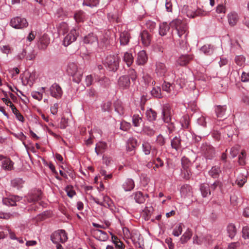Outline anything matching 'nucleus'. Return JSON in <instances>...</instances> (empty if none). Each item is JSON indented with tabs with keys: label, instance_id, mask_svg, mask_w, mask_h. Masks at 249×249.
Here are the masks:
<instances>
[{
	"label": "nucleus",
	"instance_id": "1",
	"mask_svg": "<svg viewBox=\"0 0 249 249\" xmlns=\"http://www.w3.org/2000/svg\"><path fill=\"white\" fill-rule=\"evenodd\" d=\"M170 26L177 31L179 37L178 41L180 49L184 51H188L189 45L187 42V36L189 31L187 24L181 19H176L170 22Z\"/></svg>",
	"mask_w": 249,
	"mask_h": 249
},
{
	"label": "nucleus",
	"instance_id": "2",
	"mask_svg": "<svg viewBox=\"0 0 249 249\" xmlns=\"http://www.w3.org/2000/svg\"><path fill=\"white\" fill-rule=\"evenodd\" d=\"M66 71L68 74L72 77V80L74 82L79 83L81 81L83 72L78 69L76 64L74 63H69Z\"/></svg>",
	"mask_w": 249,
	"mask_h": 249
},
{
	"label": "nucleus",
	"instance_id": "3",
	"mask_svg": "<svg viewBox=\"0 0 249 249\" xmlns=\"http://www.w3.org/2000/svg\"><path fill=\"white\" fill-rule=\"evenodd\" d=\"M120 62V58L117 54L109 55L106 58L105 64L109 71H115L118 67Z\"/></svg>",
	"mask_w": 249,
	"mask_h": 249
},
{
	"label": "nucleus",
	"instance_id": "4",
	"mask_svg": "<svg viewBox=\"0 0 249 249\" xmlns=\"http://www.w3.org/2000/svg\"><path fill=\"white\" fill-rule=\"evenodd\" d=\"M11 26L16 29H21L28 26V22L24 18L16 17L12 18L10 21Z\"/></svg>",
	"mask_w": 249,
	"mask_h": 249
},
{
	"label": "nucleus",
	"instance_id": "5",
	"mask_svg": "<svg viewBox=\"0 0 249 249\" xmlns=\"http://www.w3.org/2000/svg\"><path fill=\"white\" fill-rule=\"evenodd\" d=\"M201 149L207 159L211 160L215 156L213 147L208 143L203 144L201 147Z\"/></svg>",
	"mask_w": 249,
	"mask_h": 249
},
{
	"label": "nucleus",
	"instance_id": "6",
	"mask_svg": "<svg viewBox=\"0 0 249 249\" xmlns=\"http://www.w3.org/2000/svg\"><path fill=\"white\" fill-rule=\"evenodd\" d=\"M181 164L183 169L182 172L184 174V178L186 179H188L190 178L191 173L189 169V167L191 164V161L187 158L183 157L181 159Z\"/></svg>",
	"mask_w": 249,
	"mask_h": 249
},
{
	"label": "nucleus",
	"instance_id": "7",
	"mask_svg": "<svg viewBox=\"0 0 249 249\" xmlns=\"http://www.w3.org/2000/svg\"><path fill=\"white\" fill-rule=\"evenodd\" d=\"M162 120L164 123L168 124L171 121L172 111L169 104L164 105L162 110Z\"/></svg>",
	"mask_w": 249,
	"mask_h": 249
},
{
	"label": "nucleus",
	"instance_id": "8",
	"mask_svg": "<svg viewBox=\"0 0 249 249\" xmlns=\"http://www.w3.org/2000/svg\"><path fill=\"white\" fill-rule=\"evenodd\" d=\"M137 146V140L133 137L130 138L126 142V150L130 153V155H133L135 153V148Z\"/></svg>",
	"mask_w": 249,
	"mask_h": 249
},
{
	"label": "nucleus",
	"instance_id": "9",
	"mask_svg": "<svg viewBox=\"0 0 249 249\" xmlns=\"http://www.w3.org/2000/svg\"><path fill=\"white\" fill-rule=\"evenodd\" d=\"M62 233V230H58L54 232L51 235V240L52 242L56 244V249H62L61 245L60 242H61L62 238L61 234Z\"/></svg>",
	"mask_w": 249,
	"mask_h": 249
},
{
	"label": "nucleus",
	"instance_id": "10",
	"mask_svg": "<svg viewBox=\"0 0 249 249\" xmlns=\"http://www.w3.org/2000/svg\"><path fill=\"white\" fill-rule=\"evenodd\" d=\"M51 95L56 98H61L62 95V89L60 86L56 83L53 84L50 88Z\"/></svg>",
	"mask_w": 249,
	"mask_h": 249
},
{
	"label": "nucleus",
	"instance_id": "11",
	"mask_svg": "<svg viewBox=\"0 0 249 249\" xmlns=\"http://www.w3.org/2000/svg\"><path fill=\"white\" fill-rule=\"evenodd\" d=\"M41 198V192L39 190L34 191L27 196V199L29 203L36 202Z\"/></svg>",
	"mask_w": 249,
	"mask_h": 249
},
{
	"label": "nucleus",
	"instance_id": "12",
	"mask_svg": "<svg viewBox=\"0 0 249 249\" xmlns=\"http://www.w3.org/2000/svg\"><path fill=\"white\" fill-rule=\"evenodd\" d=\"M76 38V30L72 29L70 33L66 36L63 39V45L65 46H68L71 43L75 40Z\"/></svg>",
	"mask_w": 249,
	"mask_h": 249
},
{
	"label": "nucleus",
	"instance_id": "13",
	"mask_svg": "<svg viewBox=\"0 0 249 249\" xmlns=\"http://www.w3.org/2000/svg\"><path fill=\"white\" fill-rule=\"evenodd\" d=\"M228 21L231 26H235L239 20V16L235 12H231L228 14Z\"/></svg>",
	"mask_w": 249,
	"mask_h": 249
},
{
	"label": "nucleus",
	"instance_id": "14",
	"mask_svg": "<svg viewBox=\"0 0 249 249\" xmlns=\"http://www.w3.org/2000/svg\"><path fill=\"white\" fill-rule=\"evenodd\" d=\"M21 199L19 196H13L10 197H6L3 199V203L7 206H15L16 205V202L19 201Z\"/></svg>",
	"mask_w": 249,
	"mask_h": 249
},
{
	"label": "nucleus",
	"instance_id": "15",
	"mask_svg": "<svg viewBox=\"0 0 249 249\" xmlns=\"http://www.w3.org/2000/svg\"><path fill=\"white\" fill-rule=\"evenodd\" d=\"M141 40L142 43L145 46L150 45L151 41V35L146 30L143 31L141 34Z\"/></svg>",
	"mask_w": 249,
	"mask_h": 249
},
{
	"label": "nucleus",
	"instance_id": "16",
	"mask_svg": "<svg viewBox=\"0 0 249 249\" xmlns=\"http://www.w3.org/2000/svg\"><path fill=\"white\" fill-rule=\"evenodd\" d=\"M93 233L94 236L99 241H105L108 238L107 233L102 230H95Z\"/></svg>",
	"mask_w": 249,
	"mask_h": 249
},
{
	"label": "nucleus",
	"instance_id": "17",
	"mask_svg": "<svg viewBox=\"0 0 249 249\" xmlns=\"http://www.w3.org/2000/svg\"><path fill=\"white\" fill-rule=\"evenodd\" d=\"M147 59L148 57L145 52L142 50L138 53L136 63L139 65H143L146 63Z\"/></svg>",
	"mask_w": 249,
	"mask_h": 249
},
{
	"label": "nucleus",
	"instance_id": "18",
	"mask_svg": "<svg viewBox=\"0 0 249 249\" xmlns=\"http://www.w3.org/2000/svg\"><path fill=\"white\" fill-rule=\"evenodd\" d=\"M130 83L129 78L126 75L120 77L118 80L119 86L123 89L128 88L130 86Z\"/></svg>",
	"mask_w": 249,
	"mask_h": 249
},
{
	"label": "nucleus",
	"instance_id": "19",
	"mask_svg": "<svg viewBox=\"0 0 249 249\" xmlns=\"http://www.w3.org/2000/svg\"><path fill=\"white\" fill-rule=\"evenodd\" d=\"M156 72L159 76H163L167 71L165 65L161 62H157L156 64Z\"/></svg>",
	"mask_w": 249,
	"mask_h": 249
},
{
	"label": "nucleus",
	"instance_id": "20",
	"mask_svg": "<svg viewBox=\"0 0 249 249\" xmlns=\"http://www.w3.org/2000/svg\"><path fill=\"white\" fill-rule=\"evenodd\" d=\"M50 43V39L47 35H44L42 36L38 41V47L40 49H45Z\"/></svg>",
	"mask_w": 249,
	"mask_h": 249
},
{
	"label": "nucleus",
	"instance_id": "21",
	"mask_svg": "<svg viewBox=\"0 0 249 249\" xmlns=\"http://www.w3.org/2000/svg\"><path fill=\"white\" fill-rule=\"evenodd\" d=\"M226 110V107L225 106H217L215 107V111L216 116L218 118H220V120H222L226 118L225 115Z\"/></svg>",
	"mask_w": 249,
	"mask_h": 249
},
{
	"label": "nucleus",
	"instance_id": "22",
	"mask_svg": "<svg viewBox=\"0 0 249 249\" xmlns=\"http://www.w3.org/2000/svg\"><path fill=\"white\" fill-rule=\"evenodd\" d=\"M193 58L192 55H182L180 56L177 60V63L180 66L187 65Z\"/></svg>",
	"mask_w": 249,
	"mask_h": 249
},
{
	"label": "nucleus",
	"instance_id": "23",
	"mask_svg": "<svg viewBox=\"0 0 249 249\" xmlns=\"http://www.w3.org/2000/svg\"><path fill=\"white\" fill-rule=\"evenodd\" d=\"M183 11L186 12L187 16L189 18H194L196 16L202 15V13L200 10H198L194 12L189 10L188 6H184L183 8Z\"/></svg>",
	"mask_w": 249,
	"mask_h": 249
},
{
	"label": "nucleus",
	"instance_id": "24",
	"mask_svg": "<svg viewBox=\"0 0 249 249\" xmlns=\"http://www.w3.org/2000/svg\"><path fill=\"white\" fill-rule=\"evenodd\" d=\"M130 34L127 31L122 32L120 35V42L121 45H127L130 39Z\"/></svg>",
	"mask_w": 249,
	"mask_h": 249
},
{
	"label": "nucleus",
	"instance_id": "25",
	"mask_svg": "<svg viewBox=\"0 0 249 249\" xmlns=\"http://www.w3.org/2000/svg\"><path fill=\"white\" fill-rule=\"evenodd\" d=\"M14 162L9 158L5 157L2 161V168L7 171L13 169Z\"/></svg>",
	"mask_w": 249,
	"mask_h": 249
},
{
	"label": "nucleus",
	"instance_id": "26",
	"mask_svg": "<svg viewBox=\"0 0 249 249\" xmlns=\"http://www.w3.org/2000/svg\"><path fill=\"white\" fill-rule=\"evenodd\" d=\"M98 41L97 37L93 33L89 34L85 36L83 39V41L86 44H93Z\"/></svg>",
	"mask_w": 249,
	"mask_h": 249
},
{
	"label": "nucleus",
	"instance_id": "27",
	"mask_svg": "<svg viewBox=\"0 0 249 249\" xmlns=\"http://www.w3.org/2000/svg\"><path fill=\"white\" fill-rule=\"evenodd\" d=\"M135 200V202L139 204H142L144 202L145 199L144 196L141 192H137L131 196Z\"/></svg>",
	"mask_w": 249,
	"mask_h": 249
},
{
	"label": "nucleus",
	"instance_id": "28",
	"mask_svg": "<svg viewBox=\"0 0 249 249\" xmlns=\"http://www.w3.org/2000/svg\"><path fill=\"white\" fill-rule=\"evenodd\" d=\"M171 143L172 147L178 151L181 146V139L176 136L171 140Z\"/></svg>",
	"mask_w": 249,
	"mask_h": 249
},
{
	"label": "nucleus",
	"instance_id": "29",
	"mask_svg": "<svg viewBox=\"0 0 249 249\" xmlns=\"http://www.w3.org/2000/svg\"><path fill=\"white\" fill-rule=\"evenodd\" d=\"M200 191L203 197H206L208 195H211V192L210 187L207 184H202L200 186Z\"/></svg>",
	"mask_w": 249,
	"mask_h": 249
},
{
	"label": "nucleus",
	"instance_id": "30",
	"mask_svg": "<svg viewBox=\"0 0 249 249\" xmlns=\"http://www.w3.org/2000/svg\"><path fill=\"white\" fill-rule=\"evenodd\" d=\"M192 232L190 229H187V230L184 233V234L181 236L180 241L182 244H184L186 243L192 237Z\"/></svg>",
	"mask_w": 249,
	"mask_h": 249
},
{
	"label": "nucleus",
	"instance_id": "31",
	"mask_svg": "<svg viewBox=\"0 0 249 249\" xmlns=\"http://www.w3.org/2000/svg\"><path fill=\"white\" fill-rule=\"evenodd\" d=\"M123 186L125 191H129L133 189L135 184L134 181L132 179L128 178L124 183Z\"/></svg>",
	"mask_w": 249,
	"mask_h": 249
},
{
	"label": "nucleus",
	"instance_id": "32",
	"mask_svg": "<svg viewBox=\"0 0 249 249\" xmlns=\"http://www.w3.org/2000/svg\"><path fill=\"white\" fill-rule=\"evenodd\" d=\"M220 172L221 170L220 167L214 166L212 168L211 170L209 172V174L212 178H216L219 177Z\"/></svg>",
	"mask_w": 249,
	"mask_h": 249
},
{
	"label": "nucleus",
	"instance_id": "33",
	"mask_svg": "<svg viewBox=\"0 0 249 249\" xmlns=\"http://www.w3.org/2000/svg\"><path fill=\"white\" fill-rule=\"evenodd\" d=\"M169 29L170 26L167 24V23L163 22L160 25L159 34L162 36H165L169 31Z\"/></svg>",
	"mask_w": 249,
	"mask_h": 249
},
{
	"label": "nucleus",
	"instance_id": "34",
	"mask_svg": "<svg viewBox=\"0 0 249 249\" xmlns=\"http://www.w3.org/2000/svg\"><path fill=\"white\" fill-rule=\"evenodd\" d=\"M227 231L229 234V236L231 238H233L237 231L235 226L233 224H229L227 227Z\"/></svg>",
	"mask_w": 249,
	"mask_h": 249
},
{
	"label": "nucleus",
	"instance_id": "35",
	"mask_svg": "<svg viewBox=\"0 0 249 249\" xmlns=\"http://www.w3.org/2000/svg\"><path fill=\"white\" fill-rule=\"evenodd\" d=\"M107 143L104 142H99L96 144L95 148V152L97 155L101 154L103 151L107 148Z\"/></svg>",
	"mask_w": 249,
	"mask_h": 249
},
{
	"label": "nucleus",
	"instance_id": "36",
	"mask_svg": "<svg viewBox=\"0 0 249 249\" xmlns=\"http://www.w3.org/2000/svg\"><path fill=\"white\" fill-rule=\"evenodd\" d=\"M123 60L127 66L129 67L132 64L133 62V57L131 53L126 52L124 53Z\"/></svg>",
	"mask_w": 249,
	"mask_h": 249
},
{
	"label": "nucleus",
	"instance_id": "37",
	"mask_svg": "<svg viewBox=\"0 0 249 249\" xmlns=\"http://www.w3.org/2000/svg\"><path fill=\"white\" fill-rule=\"evenodd\" d=\"M146 115L149 121H153L156 119L157 113L154 110L150 108L146 111Z\"/></svg>",
	"mask_w": 249,
	"mask_h": 249
},
{
	"label": "nucleus",
	"instance_id": "38",
	"mask_svg": "<svg viewBox=\"0 0 249 249\" xmlns=\"http://www.w3.org/2000/svg\"><path fill=\"white\" fill-rule=\"evenodd\" d=\"M200 50L205 54L207 55H210L213 53V46L207 44L202 46Z\"/></svg>",
	"mask_w": 249,
	"mask_h": 249
},
{
	"label": "nucleus",
	"instance_id": "39",
	"mask_svg": "<svg viewBox=\"0 0 249 249\" xmlns=\"http://www.w3.org/2000/svg\"><path fill=\"white\" fill-rule=\"evenodd\" d=\"M142 148L144 154L147 155L150 153L152 149V146L149 142L144 141L142 144Z\"/></svg>",
	"mask_w": 249,
	"mask_h": 249
},
{
	"label": "nucleus",
	"instance_id": "40",
	"mask_svg": "<svg viewBox=\"0 0 249 249\" xmlns=\"http://www.w3.org/2000/svg\"><path fill=\"white\" fill-rule=\"evenodd\" d=\"M225 132L227 133L228 137H231L237 133V130L234 126L230 125L225 128Z\"/></svg>",
	"mask_w": 249,
	"mask_h": 249
},
{
	"label": "nucleus",
	"instance_id": "41",
	"mask_svg": "<svg viewBox=\"0 0 249 249\" xmlns=\"http://www.w3.org/2000/svg\"><path fill=\"white\" fill-rule=\"evenodd\" d=\"M151 95L156 98L161 97V89L160 87H154L151 91Z\"/></svg>",
	"mask_w": 249,
	"mask_h": 249
},
{
	"label": "nucleus",
	"instance_id": "42",
	"mask_svg": "<svg viewBox=\"0 0 249 249\" xmlns=\"http://www.w3.org/2000/svg\"><path fill=\"white\" fill-rule=\"evenodd\" d=\"M97 82L101 86L105 88L108 87L110 84L109 79L105 76L99 78Z\"/></svg>",
	"mask_w": 249,
	"mask_h": 249
},
{
	"label": "nucleus",
	"instance_id": "43",
	"mask_svg": "<svg viewBox=\"0 0 249 249\" xmlns=\"http://www.w3.org/2000/svg\"><path fill=\"white\" fill-rule=\"evenodd\" d=\"M174 86L169 82H164L162 85V89L163 91L167 93H170L174 89Z\"/></svg>",
	"mask_w": 249,
	"mask_h": 249
},
{
	"label": "nucleus",
	"instance_id": "44",
	"mask_svg": "<svg viewBox=\"0 0 249 249\" xmlns=\"http://www.w3.org/2000/svg\"><path fill=\"white\" fill-rule=\"evenodd\" d=\"M246 58L243 55H238L235 58L236 64L240 67H243L245 65Z\"/></svg>",
	"mask_w": 249,
	"mask_h": 249
},
{
	"label": "nucleus",
	"instance_id": "45",
	"mask_svg": "<svg viewBox=\"0 0 249 249\" xmlns=\"http://www.w3.org/2000/svg\"><path fill=\"white\" fill-rule=\"evenodd\" d=\"M85 17V13L81 11L77 12L74 15V18L77 22L83 21L84 20Z\"/></svg>",
	"mask_w": 249,
	"mask_h": 249
},
{
	"label": "nucleus",
	"instance_id": "46",
	"mask_svg": "<svg viewBox=\"0 0 249 249\" xmlns=\"http://www.w3.org/2000/svg\"><path fill=\"white\" fill-rule=\"evenodd\" d=\"M142 122V119L139 115L135 114L132 117V122L133 125L136 126H139Z\"/></svg>",
	"mask_w": 249,
	"mask_h": 249
},
{
	"label": "nucleus",
	"instance_id": "47",
	"mask_svg": "<svg viewBox=\"0 0 249 249\" xmlns=\"http://www.w3.org/2000/svg\"><path fill=\"white\" fill-rule=\"evenodd\" d=\"M191 187L189 185H184L182 186L180 189L181 193L186 196L191 193Z\"/></svg>",
	"mask_w": 249,
	"mask_h": 249
},
{
	"label": "nucleus",
	"instance_id": "48",
	"mask_svg": "<svg viewBox=\"0 0 249 249\" xmlns=\"http://www.w3.org/2000/svg\"><path fill=\"white\" fill-rule=\"evenodd\" d=\"M143 79L144 82L147 84H151L154 85L155 84V82L153 80L152 78L148 74H145L143 76Z\"/></svg>",
	"mask_w": 249,
	"mask_h": 249
},
{
	"label": "nucleus",
	"instance_id": "49",
	"mask_svg": "<svg viewBox=\"0 0 249 249\" xmlns=\"http://www.w3.org/2000/svg\"><path fill=\"white\" fill-rule=\"evenodd\" d=\"M182 224L180 223L174 229L173 234L175 236H178L181 234L182 231Z\"/></svg>",
	"mask_w": 249,
	"mask_h": 249
},
{
	"label": "nucleus",
	"instance_id": "50",
	"mask_svg": "<svg viewBox=\"0 0 249 249\" xmlns=\"http://www.w3.org/2000/svg\"><path fill=\"white\" fill-rule=\"evenodd\" d=\"M23 181L20 178H16L12 181V185L19 189L22 187Z\"/></svg>",
	"mask_w": 249,
	"mask_h": 249
},
{
	"label": "nucleus",
	"instance_id": "51",
	"mask_svg": "<svg viewBox=\"0 0 249 249\" xmlns=\"http://www.w3.org/2000/svg\"><path fill=\"white\" fill-rule=\"evenodd\" d=\"M99 3V0H84L83 5L88 6H95Z\"/></svg>",
	"mask_w": 249,
	"mask_h": 249
},
{
	"label": "nucleus",
	"instance_id": "52",
	"mask_svg": "<svg viewBox=\"0 0 249 249\" xmlns=\"http://www.w3.org/2000/svg\"><path fill=\"white\" fill-rule=\"evenodd\" d=\"M65 191L67 192V195L69 197L71 198L75 195V192L73 190L72 186L68 185L66 188Z\"/></svg>",
	"mask_w": 249,
	"mask_h": 249
},
{
	"label": "nucleus",
	"instance_id": "53",
	"mask_svg": "<svg viewBox=\"0 0 249 249\" xmlns=\"http://www.w3.org/2000/svg\"><path fill=\"white\" fill-rule=\"evenodd\" d=\"M142 131L145 134L148 136H153L155 134V130H154L152 128H150L149 126H144L143 128Z\"/></svg>",
	"mask_w": 249,
	"mask_h": 249
},
{
	"label": "nucleus",
	"instance_id": "54",
	"mask_svg": "<svg viewBox=\"0 0 249 249\" xmlns=\"http://www.w3.org/2000/svg\"><path fill=\"white\" fill-rule=\"evenodd\" d=\"M247 179L246 177L244 176H240L239 177L236 181L235 183L238 185L239 187H241L243 186V185L246 182Z\"/></svg>",
	"mask_w": 249,
	"mask_h": 249
},
{
	"label": "nucleus",
	"instance_id": "55",
	"mask_svg": "<svg viewBox=\"0 0 249 249\" xmlns=\"http://www.w3.org/2000/svg\"><path fill=\"white\" fill-rule=\"evenodd\" d=\"M240 151V146L235 145L231 148L230 154L232 158L235 157Z\"/></svg>",
	"mask_w": 249,
	"mask_h": 249
},
{
	"label": "nucleus",
	"instance_id": "56",
	"mask_svg": "<svg viewBox=\"0 0 249 249\" xmlns=\"http://www.w3.org/2000/svg\"><path fill=\"white\" fill-rule=\"evenodd\" d=\"M115 111H117L120 115L124 114V108L121 103L117 102L114 105Z\"/></svg>",
	"mask_w": 249,
	"mask_h": 249
},
{
	"label": "nucleus",
	"instance_id": "57",
	"mask_svg": "<svg viewBox=\"0 0 249 249\" xmlns=\"http://www.w3.org/2000/svg\"><path fill=\"white\" fill-rule=\"evenodd\" d=\"M245 156H246V152L244 150H242L241 152V154L239 156V158H238V159H239L238 162L240 165H243L245 164Z\"/></svg>",
	"mask_w": 249,
	"mask_h": 249
},
{
	"label": "nucleus",
	"instance_id": "58",
	"mask_svg": "<svg viewBox=\"0 0 249 249\" xmlns=\"http://www.w3.org/2000/svg\"><path fill=\"white\" fill-rule=\"evenodd\" d=\"M242 236L244 239H249V227H244L242 229Z\"/></svg>",
	"mask_w": 249,
	"mask_h": 249
},
{
	"label": "nucleus",
	"instance_id": "59",
	"mask_svg": "<svg viewBox=\"0 0 249 249\" xmlns=\"http://www.w3.org/2000/svg\"><path fill=\"white\" fill-rule=\"evenodd\" d=\"M36 53L34 50H32L26 54V59L27 60H33L36 56Z\"/></svg>",
	"mask_w": 249,
	"mask_h": 249
},
{
	"label": "nucleus",
	"instance_id": "60",
	"mask_svg": "<svg viewBox=\"0 0 249 249\" xmlns=\"http://www.w3.org/2000/svg\"><path fill=\"white\" fill-rule=\"evenodd\" d=\"M128 73L131 80L134 81L136 80L137 78L136 72L134 69H130L128 70Z\"/></svg>",
	"mask_w": 249,
	"mask_h": 249
},
{
	"label": "nucleus",
	"instance_id": "61",
	"mask_svg": "<svg viewBox=\"0 0 249 249\" xmlns=\"http://www.w3.org/2000/svg\"><path fill=\"white\" fill-rule=\"evenodd\" d=\"M32 97L38 101L42 99V94L40 92L33 91L31 93Z\"/></svg>",
	"mask_w": 249,
	"mask_h": 249
},
{
	"label": "nucleus",
	"instance_id": "62",
	"mask_svg": "<svg viewBox=\"0 0 249 249\" xmlns=\"http://www.w3.org/2000/svg\"><path fill=\"white\" fill-rule=\"evenodd\" d=\"M13 113L16 115L18 120L22 122L24 121V119L23 116L17 108H15Z\"/></svg>",
	"mask_w": 249,
	"mask_h": 249
},
{
	"label": "nucleus",
	"instance_id": "63",
	"mask_svg": "<svg viewBox=\"0 0 249 249\" xmlns=\"http://www.w3.org/2000/svg\"><path fill=\"white\" fill-rule=\"evenodd\" d=\"M222 186V183L219 181H215L210 187V190H215L217 187L220 188Z\"/></svg>",
	"mask_w": 249,
	"mask_h": 249
},
{
	"label": "nucleus",
	"instance_id": "64",
	"mask_svg": "<svg viewBox=\"0 0 249 249\" xmlns=\"http://www.w3.org/2000/svg\"><path fill=\"white\" fill-rule=\"evenodd\" d=\"M146 26L150 31H152L156 26V24L154 22L149 20L146 23Z\"/></svg>",
	"mask_w": 249,
	"mask_h": 249
}]
</instances>
